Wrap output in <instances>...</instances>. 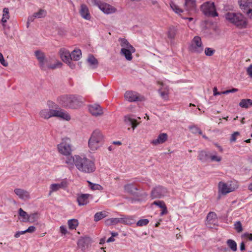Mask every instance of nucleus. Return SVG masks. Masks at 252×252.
<instances>
[{"mask_svg":"<svg viewBox=\"0 0 252 252\" xmlns=\"http://www.w3.org/2000/svg\"><path fill=\"white\" fill-rule=\"evenodd\" d=\"M245 244L244 243H242L240 245V250L241 251H244L245 250Z\"/></svg>","mask_w":252,"mask_h":252,"instance_id":"obj_63","label":"nucleus"},{"mask_svg":"<svg viewBox=\"0 0 252 252\" xmlns=\"http://www.w3.org/2000/svg\"><path fill=\"white\" fill-rule=\"evenodd\" d=\"M215 50L211 48L207 47L204 50V53L207 56H211L214 53Z\"/></svg>","mask_w":252,"mask_h":252,"instance_id":"obj_47","label":"nucleus"},{"mask_svg":"<svg viewBox=\"0 0 252 252\" xmlns=\"http://www.w3.org/2000/svg\"><path fill=\"white\" fill-rule=\"evenodd\" d=\"M243 236L245 238L252 241V234L247 233L244 234Z\"/></svg>","mask_w":252,"mask_h":252,"instance_id":"obj_59","label":"nucleus"},{"mask_svg":"<svg viewBox=\"0 0 252 252\" xmlns=\"http://www.w3.org/2000/svg\"><path fill=\"white\" fill-rule=\"evenodd\" d=\"M18 213L19 215L23 218L24 221H26L29 220L30 217L29 215L22 208L19 209Z\"/></svg>","mask_w":252,"mask_h":252,"instance_id":"obj_41","label":"nucleus"},{"mask_svg":"<svg viewBox=\"0 0 252 252\" xmlns=\"http://www.w3.org/2000/svg\"><path fill=\"white\" fill-rule=\"evenodd\" d=\"M189 129L193 133H198L199 134H202L201 130L196 126H191L189 127Z\"/></svg>","mask_w":252,"mask_h":252,"instance_id":"obj_46","label":"nucleus"},{"mask_svg":"<svg viewBox=\"0 0 252 252\" xmlns=\"http://www.w3.org/2000/svg\"><path fill=\"white\" fill-rule=\"evenodd\" d=\"M240 107L245 108H248L252 106V100L250 99H243L239 103Z\"/></svg>","mask_w":252,"mask_h":252,"instance_id":"obj_34","label":"nucleus"},{"mask_svg":"<svg viewBox=\"0 0 252 252\" xmlns=\"http://www.w3.org/2000/svg\"><path fill=\"white\" fill-rule=\"evenodd\" d=\"M124 122L126 126H131L132 127L133 131L138 125L136 120L130 115L126 116L124 118Z\"/></svg>","mask_w":252,"mask_h":252,"instance_id":"obj_22","label":"nucleus"},{"mask_svg":"<svg viewBox=\"0 0 252 252\" xmlns=\"http://www.w3.org/2000/svg\"><path fill=\"white\" fill-rule=\"evenodd\" d=\"M78 221L76 219H71L68 220V225L70 229H75L78 225Z\"/></svg>","mask_w":252,"mask_h":252,"instance_id":"obj_38","label":"nucleus"},{"mask_svg":"<svg viewBox=\"0 0 252 252\" xmlns=\"http://www.w3.org/2000/svg\"><path fill=\"white\" fill-rule=\"evenodd\" d=\"M46 11L43 9H40L38 12L34 13V17L36 18H41L44 17L46 15Z\"/></svg>","mask_w":252,"mask_h":252,"instance_id":"obj_44","label":"nucleus"},{"mask_svg":"<svg viewBox=\"0 0 252 252\" xmlns=\"http://www.w3.org/2000/svg\"><path fill=\"white\" fill-rule=\"evenodd\" d=\"M60 232L63 234L65 235L67 233V230L66 229V228L65 226L62 225L60 227Z\"/></svg>","mask_w":252,"mask_h":252,"instance_id":"obj_53","label":"nucleus"},{"mask_svg":"<svg viewBox=\"0 0 252 252\" xmlns=\"http://www.w3.org/2000/svg\"><path fill=\"white\" fill-rule=\"evenodd\" d=\"M245 14L249 19L252 20V6Z\"/></svg>","mask_w":252,"mask_h":252,"instance_id":"obj_55","label":"nucleus"},{"mask_svg":"<svg viewBox=\"0 0 252 252\" xmlns=\"http://www.w3.org/2000/svg\"><path fill=\"white\" fill-rule=\"evenodd\" d=\"M87 182L89 184V187L92 190H101L102 189V187L99 184H94L89 181Z\"/></svg>","mask_w":252,"mask_h":252,"instance_id":"obj_43","label":"nucleus"},{"mask_svg":"<svg viewBox=\"0 0 252 252\" xmlns=\"http://www.w3.org/2000/svg\"><path fill=\"white\" fill-rule=\"evenodd\" d=\"M210 152L205 151H201L198 152V159L203 162H205L209 159Z\"/></svg>","mask_w":252,"mask_h":252,"instance_id":"obj_28","label":"nucleus"},{"mask_svg":"<svg viewBox=\"0 0 252 252\" xmlns=\"http://www.w3.org/2000/svg\"><path fill=\"white\" fill-rule=\"evenodd\" d=\"M153 205H155L161 208L162 207H164V205H165V203L163 201H155L153 203Z\"/></svg>","mask_w":252,"mask_h":252,"instance_id":"obj_51","label":"nucleus"},{"mask_svg":"<svg viewBox=\"0 0 252 252\" xmlns=\"http://www.w3.org/2000/svg\"><path fill=\"white\" fill-rule=\"evenodd\" d=\"M89 194H81L78 195L77 201L79 206H83L88 203Z\"/></svg>","mask_w":252,"mask_h":252,"instance_id":"obj_24","label":"nucleus"},{"mask_svg":"<svg viewBox=\"0 0 252 252\" xmlns=\"http://www.w3.org/2000/svg\"><path fill=\"white\" fill-rule=\"evenodd\" d=\"M88 64L91 68L94 69L96 68L98 66V61L94 56L90 55L89 56L87 59Z\"/></svg>","mask_w":252,"mask_h":252,"instance_id":"obj_29","label":"nucleus"},{"mask_svg":"<svg viewBox=\"0 0 252 252\" xmlns=\"http://www.w3.org/2000/svg\"><path fill=\"white\" fill-rule=\"evenodd\" d=\"M237 188V185H234L232 182L227 183L223 182H220L218 184L219 193L223 195L233 191Z\"/></svg>","mask_w":252,"mask_h":252,"instance_id":"obj_9","label":"nucleus"},{"mask_svg":"<svg viewBox=\"0 0 252 252\" xmlns=\"http://www.w3.org/2000/svg\"><path fill=\"white\" fill-rule=\"evenodd\" d=\"M79 13L83 19L87 20H90L91 19V15L88 7L85 4H82L80 5L79 9Z\"/></svg>","mask_w":252,"mask_h":252,"instance_id":"obj_18","label":"nucleus"},{"mask_svg":"<svg viewBox=\"0 0 252 252\" xmlns=\"http://www.w3.org/2000/svg\"><path fill=\"white\" fill-rule=\"evenodd\" d=\"M209 159L211 161L220 162L222 158L220 156H218L216 152H214L210 153Z\"/></svg>","mask_w":252,"mask_h":252,"instance_id":"obj_36","label":"nucleus"},{"mask_svg":"<svg viewBox=\"0 0 252 252\" xmlns=\"http://www.w3.org/2000/svg\"><path fill=\"white\" fill-rule=\"evenodd\" d=\"M106 217V213L104 212H100L96 213L94 216V220L98 221Z\"/></svg>","mask_w":252,"mask_h":252,"instance_id":"obj_40","label":"nucleus"},{"mask_svg":"<svg viewBox=\"0 0 252 252\" xmlns=\"http://www.w3.org/2000/svg\"><path fill=\"white\" fill-rule=\"evenodd\" d=\"M95 5H96L99 9L106 14H111L115 13L117 9L112 5L105 3L97 2L96 0H92Z\"/></svg>","mask_w":252,"mask_h":252,"instance_id":"obj_11","label":"nucleus"},{"mask_svg":"<svg viewBox=\"0 0 252 252\" xmlns=\"http://www.w3.org/2000/svg\"><path fill=\"white\" fill-rule=\"evenodd\" d=\"M74 164L80 172L91 173L95 170L94 162L84 156H73Z\"/></svg>","mask_w":252,"mask_h":252,"instance_id":"obj_2","label":"nucleus"},{"mask_svg":"<svg viewBox=\"0 0 252 252\" xmlns=\"http://www.w3.org/2000/svg\"><path fill=\"white\" fill-rule=\"evenodd\" d=\"M36 230L35 227L34 226H30L28 227V228L26 230H25L26 233H33Z\"/></svg>","mask_w":252,"mask_h":252,"instance_id":"obj_54","label":"nucleus"},{"mask_svg":"<svg viewBox=\"0 0 252 252\" xmlns=\"http://www.w3.org/2000/svg\"><path fill=\"white\" fill-rule=\"evenodd\" d=\"M177 31L178 29L177 27H170L167 32V35L168 38L170 39L174 38L177 32Z\"/></svg>","mask_w":252,"mask_h":252,"instance_id":"obj_33","label":"nucleus"},{"mask_svg":"<svg viewBox=\"0 0 252 252\" xmlns=\"http://www.w3.org/2000/svg\"><path fill=\"white\" fill-rule=\"evenodd\" d=\"M115 241V239L113 237H110L107 240V242H114Z\"/></svg>","mask_w":252,"mask_h":252,"instance_id":"obj_64","label":"nucleus"},{"mask_svg":"<svg viewBox=\"0 0 252 252\" xmlns=\"http://www.w3.org/2000/svg\"><path fill=\"white\" fill-rule=\"evenodd\" d=\"M35 18H35V17H34V14L28 17V22H27V27H29V23L33 22Z\"/></svg>","mask_w":252,"mask_h":252,"instance_id":"obj_56","label":"nucleus"},{"mask_svg":"<svg viewBox=\"0 0 252 252\" xmlns=\"http://www.w3.org/2000/svg\"><path fill=\"white\" fill-rule=\"evenodd\" d=\"M190 51L195 53H201L203 51V46L200 37L195 36L192 40L189 47Z\"/></svg>","mask_w":252,"mask_h":252,"instance_id":"obj_10","label":"nucleus"},{"mask_svg":"<svg viewBox=\"0 0 252 252\" xmlns=\"http://www.w3.org/2000/svg\"><path fill=\"white\" fill-rule=\"evenodd\" d=\"M70 139L65 138L63 139L62 142L58 145L59 152L65 156H69L72 152Z\"/></svg>","mask_w":252,"mask_h":252,"instance_id":"obj_8","label":"nucleus"},{"mask_svg":"<svg viewBox=\"0 0 252 252\" xmlns=\"http://www.w3.org/2000/svg\"><path fill=\"white\" fill-rule=\"evenodd\" d=\"M200 9L206 16L214 17L218 16L213 2L206 1L203 3L200 6Z\"/></svg>","mask_w":252,"mask_h":252,"instance_id":"obj_7","label":"nucleus"},{"mask_svg":"<svg viewBox=\"0 0 252 252\" xmlns=\"http://www.w3.org/2000/svg\"><path fill=\"white\" fill-rule=\"evenodd\" d=\"M160 95L164 99H166L167 98V94L166 92H160Z\"/></svg>","mask_w":252,"mask_h":252,"instance_id":"obj_61","label":"nucleus"},{"mask_svg":"<svg viewBox=\"0 0 252 252\" xmlns=\"http://www.w3.org/2000/svg\"><path fill=\"white\" fill-rule=\"evenodd\" d=\"M247 72L248 74L252 77V64H251L247 68Z\"/></svg>","mask_w":252,"mask_h":252,"instance_id":"obj_58","label":"nucleus"},{"mask_svg":"<svg viewBox=\"0 0 252 252\" xmlns=\"http://www.w3.org/2000/svg\"><path fill=\"white\" fill-rule=\"evenodd\" d=\"M162 209V211L160 213V215L161 216H163L165 214H166L167 213V207L166 206V205H164V207H162L161 208Z\"/></svg>","mask_w":252,"mask_h":252,"instance_id":"obj_60","label":"nucleus"},{"mask_svg":"<svg viewBox=\"0 0 252 252\" xmlns=\"http://www.w3.org/2000/svg\"><path fill=\"white\" fill-rule=\"evenodd\" d=\"M124 189L126 192L131 194H134L137 190V188L132 184H128L124 186Z\"/></svg>","mask_w":252,"mask_h":252,"instance_id":"obj_32","label":"nucleus"},{"mask_svg":"<svg viewBox=\"0 0 252 252\" xmlns=\"http://www.w3.org/2000/svg\"><path fill=\"white\" fill-rule=\"evenodd\" d=\"M48 108L41 109L39 112L40 117L44 119H48L51 117H58L66 121H69L71 117L69 114L65 111L58 108V106L52 101H48Z\"/></svg>","mask_w":252,"mask_h":252,"instance_id":"obj_1","label":"nucleus"},{"mask_svg":"<svg viewBox=\"0 0 252 252\" xmlns=\"http://www.w3.org/2000/svg\"><path fill=\"white\" fill-rule=\"evenodd\" d=\"M88 109L90 113L95 117L101 116L103 113L101 107L97 104L89 105Z\"/></svg>","mask_w":252,"mask_h":252,"instance_id":"obj_17","label":"nucleus"},{"mask_svg":"<svg viewBox=\"0 0 252 252\" xmlns=\"http://www.w3.org/2000/svg\"><path fill=\"white\" fill-rule=\"evenodd\" d=\"M128 48H122L121 50V54L125 56L126 59L128 61H131L132 59V53L135 52V50L133 46H129Z\"/></svg>","mask_w":252,"mask_h":252,"instance_id":"obj_20","label":"nucleus"},{"mask_svg":"<svg viewBox=\"0 0 252 252\" xmlns=\"http://www.w3.org/2000/svg\"><path fill=\"white\" fill-rule=\"evenodd\" d=\"M125 99L129 102L142 100V97L137 93L132 91H127L125 94Z\"/></svg>","mask_w":252,"mask_h":252,"instance_id":"obj_13","label":"nucleus"},{"mask_svg":"<svg viewBox=\"0 0 252 252\" xmlns=\"http://www.w3.org/2000/svg\"><path fill=\"white\" fill-rule=\"evenodd\" d=\"M119 41L120 43L122 48H128L130 47L129 46H132L126 38H120Z\"/></svg>","mask_w":252,"mask_h":252,"instance_id":"obj_39","label":"nucleus"},{"mask_svg":"<svg viewBox=\"0 0 252 252\" xmlns=\"http://www.w3.org/2000/svg\"><path fill=\"white\" fill-rule=\"evenodd\" d=\"M25 233H26L25 230L17 231L15 233L14 237L15 238H19L20 236V235L24 234Z\"/></svg>","mask_w":252,"mask_h":252,"instance_id":"obj_57","label":"nucleus"},{"mask_svg":"<svg viewBox=\"0 0 252 252\" xmlns=\"http://www.w3.org/2000/svg\"><path fill=\"white\" fill-rule=\"evenodd\" d=\"M170 6L171 9L177 14H180L183 12V10L173 1L170 2Z\"/></svg>","mask_w":252,"mask_h":252,"instance_id":"obj_37","label":"nucleus"},{"mask_svg":"<svg viewBox=\"0 0 252 252\" xmlns=\"http://www.w3.org/2000/svg\"><path fill=\"white\" fill-rule=\"evenodd\" d=\"M218 223V218L215 212H211L208 213L206 217V225L207 227L212 228L217 225Z\"/></svg>","mask_w":252,"mask_h":252,"instance_id":"obj_14","label":"nucleus"},{"mask_svg":"<svg viewBox=\"0 0 252 252\" xmlns=\"http://www.w3.org/2000/svg\"><path fill=\"white\" fill-rule=\"evenodd\" d=\"M149 222V220L147 219H141V220H139L136 222V225H137V226H145L148 224Z\"/></svg>","mask_w":252,"mask_h":252,"instance_id":"obj_45","label":"nucleus"},{"mask_svg":"<svg viewBox=\"0 0 252 252\" xmlns=\"http://www.w3.org/2000/svg\"><path fill=\"white\" fill-rule=\"evenodd\" d=\"M224 17L229 23L234 25L240 29L247 28L248 25V20L240 12H228L224 15Z\"/></svg>","mask_w":252,"mask_h":252,"instance_id":"obj_4","label":"nucleus"},{"mask_svg":"<svg viewBox=\"0 0 252 252\" xmlns=\"http://www.w3.org/2000/svg\"><path fill=\"white\" fill-rule=\"evenodd\" d=\"M59 54L62 61L66 63H70V53L65 48H63L60 50Z\"/></svg>","mask_w":252,"mask_h":252,"instance_id":"obj_21","label":"nucleus"},{"mask_svg":"<svg viewBox=\"0 0 252 252\" xmlns=\"http://www.w3.org/2000/svg\"><path fill=\"white\" fill-rule=\"evenodd\" d=\"M10 18V15L9 9L8 8H4L2 10V18L1 20L2 25L3 28H5L6 25V23L7 20Z\"/></svg>","mask_w":252,"mask_h":252,"instance_id":"obj_27","label":"nucleus"},{"mask_svg":"<svg viewBox=\"0 0 252 252\" xmlns=\"http://www.w3.org/2000/svg\"><path fill=\"white\" fill-rule=\"evenodd\" d=\"M240 135V132L238 131L234 132L231 134L230 141L231 142H234L237 139V137Z\"/></svg>","mask_w":252,"mask_h":252,"instance_id":"obj_49","label":"nucleus"},{"mask_svg":"<svg viewBox=\"0 0 252 252\" xmlns=\"http://www.w3.org/2000/svg\"><path fill=\"white\" fill-rule=\"evenodd\" d=\"M167 138L168 135L166 133H161L158 135L157 138L153 140L151 143L154 145L162 144L167 140Z\"/></svg>","mask_w":252,"mask_h":252,"instance_id":"obj_23","label":"nucleus"},{"mask_svg":"<svg viewBox=\"0 0 252 252\" xmlns=\"http://www.w3.org/2000/svg\"><path fill=\"white\" fill-rule=\"evenodd\" d=\"M65 163L68 165H73L74 164L73 156L68 157L65 160Z\"/></svg>","mask_w":252,"mask_h":252,"instance_id":"obj_52","label":"nucleus"},{"mask_svg":"<svg viewBox=\"0 0 252 252\" xmlns=\"http://www.w3.org/2000/svg\"><path fill=\"white\" fill-rule=\"evenodd\" d=\"M91 243V239L89 237L82 238L79 240L78 242V246L82 249L87 247Z\"/></svg>","mask_w":252,"mask_h":252,"instance_id":"obj_30","label":"nucleus"},{"mask_svg":"<svg viewBox=\"0 0 252 252\" xmlns=\"http://www.w3.org/2000/svg\"><path fill=\"white\" fill-rule=\"evenodd\" d=\"M184 6L186 10L192 11L196 9V0H185Z\"/></svg>","mask_w":252,"mask_h":252,"instance_id":"obj_25","label":"nucleus"},{"mask_svg":"<svg viewBox=\"0 0 252 252\" xmlns=\"http://www.w3.org/2000/svg\"><path fill=\"white\" fill-rule=\"evenodd\" d=\"M105 223L107 225H115L120 223V218H112L105 220Z\"/></svg>","mask_w":252,"mask_h":252,"instance_id":"obj_35","label":"nucleus"},{"mask_svg":"<svg viewBox=\"0 0 252 252\" xmlns=\"http://www.w3.org/2000/svg\"><path fill=\"white\" fill-rule=\"evenodd\" d=\"M234 227H235V229L236 230V231L238 232H241L243 230L242 224H241V223L240 222V221H237L234 224Z\"/></svg>","mask_w":252,"mask_h":252,"instance_id":"obj_48","label":"nucleus"},{"mask_svg":"<svg viewBox=\"0 0 252 252\" xmlns=\"http://www.w3.org/2000/svg\"><path fill=\"white\" fill-rule=\"evenodd\" d=\"M68 182L66 179L63 180L60 183L52 184L50 186L49 195L53 192L58 191L61 189H65L68 186Z\"/></svg>","mask_w":252,"mask_h":252,"instance_id":"obj_15","label":"nucleus"},{"mask_svg":"<svg viewBox=\"0 0 252 252\" xmlns=\"http://www.w3.org/2000/svg\"><path fill=\"white\" fill-rule=\"evenodd\" d=\"M120 223L124 224L131 225L135 223V220L133 217L132 216H123L120 218Z\"/></svg>","mask_w":252,"mask_h":252,"instance_id":"obj_26","label":"nucleus"},{"mask_svg":"<svg viewBox=\"0 0 252 252\" xmlns=\"http://www.w3.org/2000/svg\"><path fill=\"white\" fill-rule=\"evenodd\" d=\"M238 3L240 8L246 13L252 6V0H239Z\"/></svg>","mask_w":252,"mask_h":252,"instance_id":"obj_19","label":"nucleus"},{"mask_svg":"<svg viewBox=\"0 0 252 252\" xmlns=\"http://www.w3.org/2000/svg\"><path fill=\"white\" fill-rule=\"evenodd\" d=\"M104 136L99 129L94 130L89 140L88 146L92 151L97 150L103 144Z\"/></svg>","mask_w":252,"mask_h":252,"instance_id":"obj_6","label":"nucleus"},{"mask_svg":"<svg viewBox=\"0 0 252 252\" xmlns=\"http://www.w3.org/2000/svg\"><path fill=\"white\" fill-rule=\"evenodd\" d=\"M59 103L63 107L70 109L79 108L84 102V98L76 94H65L58 98Z\"/></svg>","mask_w":252,"mask_h":252,"instance_id":"obj_3","label":"nucleus"},{"mask_svg":"<svg viewBox=\"0 0 252 252\" xmlns=\"http://www.w3.org/2000/svg\"><path fill=\"white\" fill-rule=\"evenodd\" d=\"M167 189L160 186L154 188L151 191V197L152 199L161 198L167 195Z\"/></svg>","mask_w":252,"mask_h":252,"instance_id":"obj_12","label":"nucleus"},{"mask_svg":"<svg viewBox=\"0 0 252 252\" xmlns=\"http://www.w3.org/2000/svg\"><path fill=\"white\" fill-rule=\"evenodd\" d=\"M82 55L81 51L80 49L73 50L70 53V61H78L81 58Z\"/></svg>","mask_w":252,"mask_h":252,"instance_id":"obj_31","label":"nucleus"},{"mask_svg":"<svg viewBox=\"0 0 252 252\" xmlns=\"http://www.w3.org/2000/svg\"><path fill=\"white\" fill-rule=\"evenodd\" d=\"M14 192L21 200L26 201L30 199L31 198L30 192L25 189L16 188L14 190Z\"/></svg>","mask_w":252,"mask_h":252,"instance_id":"obj_16","label":"nucleus"},{"mask_svg":"<svg viewBox=\"0 0 252 252\" xmlns=\"http://www.w3.org/2000/svg\"><path fill=\"white\" fill-rule=\"evenodd\" d=\"M0 63L5 67L7 66L8 65L7 62L4 60L3 55L1 53H0Z\"/></svg>","mask_w":252,"mask_h":252,"instance_id":"obj_50","label":"nucleus"},{"mask_svg":"<svg viewBox=\"0 0 252 252\" xmlns=\"http://www.w3.org/2000/svg\"><path fill=\"white\" fill-rule=\"evenodd\" d=\"M227 244L231 250L234 252L237 250V244L233 240L229 239L227 241Z\"/></svg>","mask_w":252,"mask_h":252,"instance_id":"obj_42","label":"nucleus"},{"mask_svg":"<svg viewBox=\"0 0 252 252\" xmlns=\"http://www.w3.org/2000/svg\"><path fill=\"white\" fill-rule=\"evenodd\" d=\"M213 93H214V95H220V94H221V92H218L217 91V89L216 87H215L214 89H213Z\"/></svg>","mask_w":252,"mask_h":252,"instance_id":"obj_62","label":"nucleus"},{"mask_svg":"<svg viewBox=\"0 0 252 252\" xmlns=\"http://www.w3.org/2000/svg\"><path fill=\"white\" fill-rule=\"evenodd\" d=\"M35 55L39 62L40 67L42 70H47L49 69H55L62 65V63L60 62L52 64L51 59L46 57L44 53L40 51H35Z\"/></svg>","mask_w":252,"mask_h":252,"instance_id":"obj_5","label":"nucleus"}]
</instances>
